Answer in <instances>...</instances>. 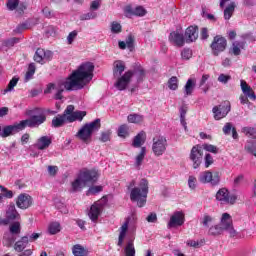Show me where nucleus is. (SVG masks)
I'll return each instance as SVG.
<instances>
[{
  "label": "nucleus",
  "mask_w": 256,
  "mask_h": 256,
  "mask_svg": "<svg viewBox=\"0 0 256 256\" xmlns=\"http://www.w3.org/2000/svg\"><path fill=\"white\" fill-rule=\"evenodd\" d=\"M16 206L23 211L29 209V207L33 206V197L27 193L19 194L16 198Z\"/></svg>",
  "instance_id": "16"
},
{
  "label": "nucleus",
  "mask_w": 256,
  "mask_h": 256,
  "mask_svg": "<svg viewBox=\"0 0 256 256\" xmlns=\"http://www.w3.org/2000/svg\"><path fill=\"white\" fill-rule=\"evenodd\" d=\"M204 149H205V151H208V153H214L215 155H217V153H219V148H217V146H215L213 144H205Z\"/></svg>",
  "instance_id": "56"
},
{
  "label": "nucleus",
  "mask_w": 256,
  "mask_h": 256,
  "mask_svg": "<svg viewBox=\"0 0 256 256\" xmlns=\"http://www.w3.org/2000/svg\"><path fill=\"white\" fill-rule=\"evenodd\" d=\"M16 43H19V38L17 37H13L2 41L3 47H8V49H10V47H14Z\"/></svg>",
  "instance_id": "47"
},
{
  "label": "nucleus",
  "mask_w": 256,
  "mask_h": 256,
  "mask_svg": "<svg viewBox=\"0 0 256 256\" xmlns=\"http://www.w3.org/2000/svg\"><path fill=\"white\" fill-rule=\"evenodd\" d=\"M185 223V214L183 212H175L167 224L168 229H173V227H181Z\"/></svg>",
  "instance_id": "18"
},
{
  "label": "nucleus",
  "mask_w": 256,
  "mask_h": 256,
  "mask_svg": "<svg viewBox=\"0 0 256 256\" xmlns=\"http://www.w3.org/2000/svg\"><path fill=\"white\" fill-rule=\"evenodd\" d=\"M146 154H147V148L142 147L140 150V153L136 156V162H135L136 167H141Z\"/></svg>",
  "instance_id": "38"
},
{
  "label": "nucleus",
  "mask_w": 256,
  "mask_h": 256,
  "mask_svg": "<svg viewBox=\"0 0 256 256\" xmlns=\"http://www.w3.org/2000/svg\"><path fill=\"white\" fill-rule=\"evenodd\" d=\"M246 45H247V43L245 41L233 42L230 49H229V54L230 55H235V57H238V55H241V49H245Z\"/></svg>",
  "instance_id": "22"
},
{
  "label": "nucleus",
  "mask_w": 256,
  "mask_h": 256,
  "mask_svg": "<svg viewBox=\"0 0 256 256\" xmlns=\"http://www.w3.org/2000/svg\"><path fill=\"white\" fill-rule=\"evenodd\" d=\"M1 192L3 197H6V199H13V191L7 189L6 187L0 186Z\"/></svg>",
  "instance_id": "58"
},
{
  "label": "nucleus",
  "mask_w": 256,
  "mask_h": 256,
  "mask_svg": "<svg viewBox=\"0 0 256 256\" xmlns=\"http://www.w3.org/2000/svg\"><path fill=\"white\" fill-rule=\"evenodd\" d=\"M111 31H112V33H121V31H122L121 24H119L117 22H112Z\"/></svg>",
  "instance_id": "63"
},
{
  "label": "nucleus",
  "mask_w": 256,
  "mask_h": 256,
  "mask_svg": "<svg viewBox=\"0 0 256 256\" xmlns=\"http://www.w3.org/2000/svg\"><path fill=\"white\" fill-rule=\"evenodd\" d=\"M29 115L30 118L26 120H22L19 123H14L13 125L5 126L2 129L0 137H10V135H13V133H19L20 131L27 129V127H30V129H35L47 121V115L45 114V110H43V108H34L29 112Z\"/></svg>",
  "instance_id": "2"
},
{
  "label": "nucleus",
  "mask_w": 256,
  "mask_h": 256,
  "mask_svg": "<svg viewBox=\"0 0 256 256\" xmlns=\"http://www.w3.org/2000/svg\"><path fill=\"white\" fill-rule=\"evenodd\" d=\"M124 15L125 17L131 18L135 16V9L131 5H127L124 7Z\"/></svg>",
  "instance_id": "55"
},
{
  "label": "nucleus",
  "mask_w": 256,
  "mask_h": 256,
  "mask_svg": "<svg viewBox=\"0 0 256 256\" xmlns=\"http://www.w3.org/2000/svg\"><path fill=\"white\" fill-rule=\"evenodd\" d=\"M240 87L243 92L239 97L241 105H247L249 103V99L250 101H256L255 91H253V88L247 84V81L241 80Z\"/></svg>",
  "instance_id": "7"
},
{
  "label": "nucleus",
  "mask_w": 256,
  "mask_h": 256,
  "mask_svg": "<svg viewBox=\"0 0 256 256\" xmlns=\"http://www.w3.org/2000/svg\"><path fill=\"white\" fill-rule=\"evenodd\" d=\"M241 131H242V133H244V135L246 137L256 141V129H255V127H249V126L243 127Z\"/></svg>",
  "instance_id": "34"
},
{
  "label": "nucleus",
  "mask_w": 256,
  "mask_h": 256,
  "mask_svg": "<svg viewBox=\"0 0 256 256\" xmlns=\"http://www.w3.org/2000/svg\"><path fill=\"white\" fill-rule=\"evenodd\" d=\"M19 83V78L17 77H13L10 82L8 83L6 89H4L2 91L3 95H7V93H9V91H13V89H15V87H17V84Z\"/></svg>",
  "instance_id": "36"
},
{
  "label": "nucleus",
  "mask_w": 256,
  "mask_h": 256,
  "mask_svg": "<svg viewBox=\"0 0 256 256\" xmlns=\"http://www.w3.org/2000/svg\"><path fill=\"white\" fill-rule=\"evenodd\" d=\"M36 63L40 65H45L46 61H51L53 59V52L50 50H45L43 48H38L33 57Z\"/></svg>",
  "instance_id": "15"
},
{
  "label": "nucleus",
  "mask_w": 256,
  "mask_h": 256,
  "mask_svg": "<svg viewBox=\"0 0 256 256\" xmlns=\"http://www.w3.org/2000/svg\"><path fill=\"white\" fill-rule=\"evenodd\" d=\"M77 35H78L77 30H74L69 33L67 37L68 45H73V42L75 41V39H77Z\"/></svg>",
  "instance_id": "60"
},
{
  "label": "nucleus",
  "mask_w": 256,
  "mask_h": 256,
  "mask_svg": "<svg viewBox=\"0 0 256 256\" xmlns=\"http://www.w3.org/2000/svg\"><path fill=\"white\" fill-rule=\"evenodd\" d=\"M72 253L74 256H87L88 255L87 250L81 244L74 245L72 247Z\"/></svg>",
  "instance_id": "32"
},
{
  "label": "nucleus",
  "mask_w": 256,
  "mask_h": 256,
  "mask_svg": "<svg viewBox=\"0 0 256 256\" xmlns=\"http://www.w3.org/2000/svg\"><path fill=\"white\" fill-rule=\"evenodd\" d=\"M195 85H197V81L193 78L187 80L184 86V97H191L193 95V91H195Z\"/></svg>",
  "instance_id": "27"
},
{
  "label": "nucleus",
  "mask_w": 256,
  "mask_h": 256,
  "mask_svg": "<svg viewBox=\"0 0 256 256\" xmlns=\"http://www.w3.org/2000/svg\"><path fill=\"white\" fill-rule=\"evenodd\" d=\"M93 71H95V65L91 62L82 63L78 69L72 72L70 77L67 78L65 82L62 84H58L56 88V94L54 99L57 101L63 99V91H75L79 89H83L86 83H89L93 79ZM64 87V89H63Z\"/></svg>",
  "instance_id": "1"
},
{
  "label": "nucleus",
  "mask_w": 256,
  "mask_h": 256,
  "mask_svg": "<svg viewBox=\"0 0 256 256\" xmlns=\"http://www.w3.org/2000/svg\"><path fill=\"white\" fill-rule=\"evenodd\" d=\"M220 227H222L224 231H227V229L233 227V219H231V215L229 213L222 214Z\"/></svg>",
  "instance_id": "29"
},
{
  "label": "nucleus",
  "mask_w": 256,
  "mask_h": 256,
  "mask_svg": "<svg viewBox=\"0 0 256 256\" xmlns=\"http://www.w3.org/2000/svg\"><path fill=\"white\" fill-rule=\"evenodd\" d=\"M80 178L83 183V187L87 186V183H97V179H99V172L97 170H85L80 173Z\"/></svg>",
  "instance_id": "17"
},
{
  "label": "nucleus",
  "mask_w": 256,
  "mask_h": 256,
  "mask_svg": "<svg viewBox=\"0 0 256 256\" xmlns=\"http://www.w3.org/2000/svg\"><path fill=\"white\" fill-rule=\"evenodd\" d=\"M218 81H219V83H223L224 85H227V83H229V81H231V75L220 74L218 76Z\"/></svg>",
  "instance_id": "59"
},
{
  "label": "nucleus",
  "mask_w": 256,
  "mask_h": 256,
  "mask_svg": "<svg viewBox=\"0 0 256 256\" xmlns=\"http://www.w3.org/2000/svg\"><path fill=\"white\" fill-rule=\"evenodd\" d=\"M105 205H107V197H102L101 200L95 202L89 211V218L94 223L99 219V215H101V211H103Z\"/></svg>",
  "instance_id": "9"
},
{
  "label": "nucleus",
  "mask_w": 256,
  "mask_h": 256,
  "mask_svg": "<svg viewBox=\"0 0 256 256\" xmlns=\"http://www.w3.org/2000/svg\"><path fill=\"white\" fill-rule=\"evenodd\" d=\"M216 200L220 201L222 205H235L237 201L236 195H230L229 190L221 188L216 193Z\"/></svg>",
  "instance_id": "10"
},
{
  "label": "nucleus",
  "mask_w": 256,
  "mask_h": 256,
  "mask_svg": "<svg viewBox=\"0 0 256 256\" xmlns=\"http://www.w3.org/2000/svg\"><path fill=\"white\" fill-rule=\"evenodd\" d=\"M65 110L68 123H75V121H83V118L87 116V111H75L74 105H68Z\"/></svg>",
  "instance_id": "12"
},
{
  "label": "nucleus",
  "mask_w": 256,
  "mask_h": 256,
  "mask_svg": "<svg viewBox=\"0 0 256 256\" xmlns=\"http://www.w3.org/2000/svg\"><path fill=\"white\" fill-rule=\"evenodd\" d=\"M152 151L155 157H161L167 151V138L164 136L153 138Z\"/></svg>",
  "instance_id": "8"
},
{
  "label": "nucleus",
  "mask_w": 256,
  "mask_h": 256,
  "mask_svg": "<svg viewBox=\"0 0 256 256\" xmlns=\"http://www.w3.org/2000/svg\"><path fill=\"white\" fill-rule=\"evenodd\" d=\"M95 17H97V14L95 12H88L86 14H82L80 16V20L81 21H89L91 19H95Z\"/></svg>",
  "instance_id": "57"
},
{
  "label": "nucleus",
  "mask_w": 256,
  "mask_h": 256,
  "mask_svg": "<svg viewBox=\"0 0 256 256\" xmlns=\"http://www.w3.org/2000/svg\"><path fill=\"white\" fill-rule=\"evenodd\" d=\"M101 191H103V186H92L87 190L86 195H97V193H101Z\"/></svg>",
  "instance_id": "49"
},
{
  "label": "nucleus",
  "mask_w": 256,
  "mask_h": 256,
  "mask_svg": "<svg viewBox=\"0 0 256 256\" xmlns=\"http://www.w3.org/2000/svg\"><path fill=\"white\" fill-rule=\"evenodd\" d=\"M181 57L185 61H189V59L193 57V52L189 48H184L181 52Z\"/></svg>",
  "instance_id": "52"
},
{
  "label": "nucleus",
  "mask_w": 256,
  "mask_h": 256,
  "mask_svg": "<svg viewBox=\"0 0 256 256\" xmlns=\"http://www.w3.org/2000/svg\"><path fill=\"white\" fill-rule=\"evenodd\" d=\"M186 43H193L196 39H199V27L189 26L185 31Z\"/></svg>",
  "instance_id": "20"
},
{
  "label": "nucleus",
  "mask_w": 256,
  "mask_h": 256,
  "mask_svg": "<svg viewBox=\"0 0 256 256\" xmlns=\"http://www.w3.org/2000/svg\"><path fill=\"white\" fill-rule=\"evenodd\" d=\"M233 13H235V2H231L229 6H227L224 10V19L229 21L231 17H233Z\"/></svg>",
  "instance_id": "35"
},
{
  "label": "nucleus",
  "mask_w": 256,
  "mask_h": 256,
  "mask_svg": "<svg viewBox=\"0 0 256 256\" xmlns=\"http://www.w3.org/2000/svg\"><path fill=\"white\" fill-rule=\"evenodd\" d=\"M51 143L53 140L49 136H42L37 140L36 147L39 151H44V149H49Z\"/></svg>",
  "instance_id": "24"
},
{
  "label": "nucleus",
  "mask_w": 256,
  "mask_h": 256,
  "mask_svg": "<svg viewBox=\"0 0 256 256\" xmlns=\"http://www.w3.org/2000/svg\"><path fill=\"white\" fill-rule=\"evenodd\" d=\"M119 231L118 247H122L123 241H125V237H127V231H129V219L124 222V225L120 227Z\"/></svg>",
  "instance_id": "25"
},
{
  "label": "nucleus",
  "mask_w": 256,
  "mask_h": 256,
  "mask_svg": "<svg viewBox=\"0 0 256 256\" xmlns=\"http://www.w3.org/2000/svg\"><path fill=\"white\" fill-rule=\"evenodd\" d=\"M13 243H15V235L11 234H6L3 237V245H5V247H11L13 245Z\"/></svg>",
  "instance_id": "45"
},
{
  "label": "nucleus",
  "mask_w": 256,
  "mask_h": 256,
  "mask_svg": "<svg viewBox=\"0 0 256 256\" xmlns=\"http://www.w3.org/2000/svg\"><path fill=\"white\" fill-rule=\"evenodd\" d=\"M101 129V119L97 118L90 123H86L82 128L77 132L76 137L80 139L86 145L91 143V137L93 136V131H99Z\"/></svg>",
  "instance_id": "4"
},
{
  "label": "nucleus",
  "mask_w": 256,
  "mask_h": 256,
  "mask_svg": "<svg viewBox=\"0 0 256 256\" xmlns=\"http://www.w3.org/2000/svg\"><path fill=\"white\" fill-rule=\"evenodd\" d=\"M125 256H135V245L133 241H129L124 250Z\"/></svg>",
  "instance_id": "44"
},
{
  "label": "nucleus",
  "mask_w": 256,
  "mask_h": 256,
  "mask_svg": "<svg viewBox=\"0 0 256 256\" xmlns=\"http://www.w3.org/2000/svg\"><path fill=\"white\" fill-rule=\"evenodd\" d=\"M48 231L50 235H57L61 231V224L59 222H52L48 227Z\"/></svg>",
  "instance_id": "43"
},
{
  "label": "nucleus",
  "mask_w": 256,
  "mask_h": 256,
  "mask_svg": "<svg viewBox=\"0 0 256 256\" xmlns=\"http://www.w3.org/2000/svg\"><path fill=\"white\" fill-rule=\"evenodd\" d=\"M67 117L68 116L66 110H64L63 114H59L52 119V127H55L56 129L59 127H63L66 123H69L67 121Z\"/></svg>",
  "instance_id": "23"
},
{
  "label": "nucleus",
  "mask_w": 256,
  "mask_h": 256,
  "mask_svg": "<svg viewBox=\"0 0 256 256\" xmlns=\"http://www.w3.org/2000/svg\"><path fill=\"white\" fill-rule=\"evenodd\" d=\"M147 140V134L145 131L139 132L133 139L132 146L135 148L141 147V145L145 144V141Z\"/></svg>",
  "instance_id": "28"
},
{
  "label": "nucleus",
  "mask_w": 256,
  "mask_h": 256,
  "mask_svg": "<svg viewBox=\"0 0 256 256\" xmlns=\"http://www.w3.org/2000/svg\"><path fill=\"white\" fill-rule=\"evenodd\" d=\"M128 123H143L144 117L141 114H129L128 117Z\"/></svg>",
  "instance_id": "39"
},
{
  "label": "nucleus",
  "mask_w": 256,
  "mask_h": 256,
  "mask_svg": "<svg viewBox=\"0 0 256 256\" xmlns=\"http://www.w3.org/2000/svg\"><path fill=\"white\" fill-rule=\"evenodd\" d=\"M210 49L214 57H219L227 49V38L216 35L210 44Z\"/></svg>",
  "instance_id": "5"
},
{
  "label": "nucleus",
  "mask_w": 256,
  "mask_h": 256,
  "mask_svg": "<svg viewBox=\"0 0 256 256\" xmlns=\"http://www.w3.org/2000/svg\"><path fill=\"white\" fill-rule=\"evenodd\" d=\"M133 75H135V73L132 70H128L122 76L115 77L117 79L115 83L116 89H118V91H125L131 83Z\"/></svg>",
  "instance_id": "13"
},
{
  "label": "nucleus",
  "mask_w": 256,
  "mask_h": 256,
  "mask_svg": "<svg viewBox=\"0 0 256 256\" xmlns=\"http://www.w3.org/2000/svg\"><path fill=\"white\" fill-rule=\"evenodd\" d=\"M118 137H121L122 139H127L129 137V126L127 124H122L118 128Z\"/></svg>",
  "instance_id": "37"
},
{
  "label": "nucleus",
  "mask_w": 256,
  "mask_h": 256,
  "mask_svg": "<svg viewBox=\"0 0 256 256\" xmlns=\"http://www.w3.org/2000/svg\"><path fill=\"white\" fill-rule=\"evenodd\" d=\"M169 41L176 47H183L185 45V36L177 31H173L169 35Z\"/></svg>",
  "instance_id": "21"
},
{
  "label": "nucleus",
  "mask_w": 256,
  "mask_h": 256,
  "mask_svg": "<svg viewBox=\"0 0 256 256\" xmlns=\"http://www.w3.org/2000/svg\"><path fill=\"white\" fill-rule=\"evenodd\" d=\"M246 152L250 153V155H254L256 157V143L253 141H248L244 146Z\"/></svg>",
  "instance_id": "41"
},
{
  "label": "nucleus",
  "mask_w": 256,
  "mask_h": 256,
  "mask_svg": "<svg viewBox=\"0 0 256 256\" xmlns=\"http://www.w3.org/2000/svg\"><path fill=\"white\" fill-rule=\"evenodd\" d=\"M27 245H29V236H23V237H21L20 240H18L17 242H15V244H14V249H15V251H17L18 253H21L22 251L25 250V248L27 247Z\"/></svg>",
  "instance_id": "30"
},
{
  "label": "nucleus",
  "mask_w": 256,
  "mask_h": 256,
  "mask_svg": "<svg viewBox=\"0 0 256 256\" xmlns=\"http://www.w3.org/2000/svg\"><path fill=\"white\" fill-rule=\"evenodd\" d=\"M6 221H8V225L9 223H11V221H15V220H19L21 219V214H19V212L17 211V208L15 207L14 203H10L8 205V208L6 210Z\"/></svg>",
  "instance_id": "19"
},
{
  "label": "nucleus",
  "mask_w": 256,
  "mask_h": 256,
  "mask_svg": "<svg viewBox=\"0 0 256 256\" xmlns=\"http://www.w3.org/2000/svg\"><path fill=\"white\" fill-rule=\"evenodd\" d=\"M168 88L171 89V91H177V89H179V79H177L176 76H172L168 80Z\"/></svg>",
  "instance_id": "40"
},
{
  "label": "nucleus",
  "mask_w": 256,
  "mask_h": 256,
  "mask_svg": "<svg viewBox=\"0 0 256 256\" xmlns=\"http://www.w3.org/2000/svg\"><path fill=\"white\" fill-rule=\"evenodd\" d=\"M71 185L73 193L79 191V189H82V187H85L83 186V180L81 179V176H79L75 181H73Z\"/></svg>",
  "instance_id": "46"
},
{
  "label": "nucleus",
  "mask_w": 256,
  "mask_h": 256,
  "mask_svg": "<svg viewBox=\"0 0 256 256\" xmlns=\"http://www.w3.org/2000/svg\"><path fill=\"white\" fill-rule=\"evenodd\" d=\"M145 15H147V10H145V8H143V6H137L134 9L135 17H145Z\"/></svg>",
  "instance_id": "50"
},
{
  "label": "nucleus",
  "mask_w": 256,
  "mask_h": 256,
  "mask_svg": "<svg viewBox=\"0 0 256 256\" xmlns=\"http://www.w3.org/2000/svg\"><path fill=\"white\" fill-rule=\"evenodd\" d=\"M6 5L9 11H15L19 7V0H7Z\"/></svg>",
  "instance_id": "53"
},
{
  "label": "nucleus",
  "mask_w": 256,
  "mask_h": 256,
  "mask_svg": "<svg viewBox=\"0 0 256 256\" xmlns=\"http://www.w3.org/2000/svg\"><path fill=\"white\" fill-rule=\"evenodd\" d=\"M59 172V167L57 166H48V173L51 177H55Z\"/></svg>",
  "instance_id": "64"
},
{
  "label": "nucleus",
  "mask_w": 256,
  "mask_h": 256,
  "mask_svg": "<svg viewBox=\"0 0 256 256\" xmlns=\"http://www.w3.org/2000/svg\"><path fill=\"white\" fill-rule=\"evenodd\" d=\"M10 235H21V222L15 221L9 225Z\"/></svg>",
  "instance_id": "33"
},
{
  "label": "nucleus",
  "mask_w": 256,
  "mask_h": 256,
  "mask_svg": "<svg viewBox=\"0 0 256 256\" xmlns=\"http://www.w3.org/2000/svg\"><path fill=\"white\" fill-rule=\"evenodd\" d=\"M126 47L130 50L133 51L135 49V37L133 35H129L126 39Z\"/></svg>",
  "instance_id": "51"
},
{
  "label": "nucleus",
  "mask_w": 256,
  "mask_h": 256,
  "mask_svg": "<svg viewBox=\"0 0 256 256\" xmlns=\"http://www.w3.org/2000/svg\"><path fill=\"white\" fill-rule=\"evenodd\" d=\"M201 223L203 224V227H209V223H213V217L209 216L208 214H205L202 218Z\"/></svg>",
  "instance_id": "61"
},
{
  "label": "nucleus",
  "mask_w": 256,
  "mask_h": 256,
  "mask_svg": "<svg viewBox=\"0 0 256 256\" xmlns=\"http://www.w3.org/2000/svg\"><path fill=\"white\" fill-rule=\"evenodd\" d=\"M190 160L193 163V169H199L203 163V148L199 145L192 147L190 152Z\"/></svg>",
  "instance_id": "14"
},
{
  "label": "nucleus",
  "mask_w": 256,
  "mask_h": 256,
  "mask_svg": "<svg viewBox=\"0 0 256 256\" xmlns=\"http://www.w3.org/2000/svg\"><path fill=\"white\" fill-rule=\"evenodd\" d=\"M149 195V181L142 178L139 187H134L130 191V201L136 202L138 207H145Z\"/></svg>",
  "instance_id": "3"
},
{
  "label": "nucleus",
  "mask_w": 256,
  "mask_h": 256,
  "mask_svg": "<svg viewBox=\"0 0 256 256\" xmlns=\"http://www.w3.org/2000/svg\"><path fill=\"white\" fill-rule=\"evenodd\" d=\"M212 113L215 121H221L225 119L229 113H231V102L226 100L219 105H216L212 108Z\"/></svg>",
  "instance_id": "6"
},
{
  "label": "nucleus",
  "mask_w": 256,
  "mask_h": 256,
  "mask_svg": "<svg viewBox=\"0 0 256 256\" xmlns=\"http://www.w3.org/2000/svg\"><path fill=\"white\" fill-rule=\"evenodd\" d=\"M26 29H29V23L25 22L19 24L15 29V33H23V31H26Z\"/></svg>",
  "instance_id": "62"
},
{
  "label": "nucleus",
  "mask_w": 256,
  "mask_h": 256,
  "mask_svg": "<svg viewBox=\"0 0 256 256\" xmlns=\"http://www.w3.org/2000/svg\"><path fill=\"white\" fill-rule=\"evenodd\" d=\"M222 131H223L224 135H231V131H232L233 139H239V134L237 133V128H235L231 122L226 123L224 125V127L222 128Z\"/></svg>",
  "instance_id": "31"
},
{
  "label": "nucleus",
  "mask_w": 256,
  "mask_h": 256,
  "mask_svg": "<svg viewBox=\"0 0 256 256\" xmlns=\"http://www.w3.org/2000/svg\"><path fill=\"white\" fill-rule=\"evenodd\" d=\"M125 71V62L123 60H116L113 63V75L114 77H121Z\"/></svg>",
  "instance_id": "26"
},
{
  "label": "nucleus",
  "mask_w": 256,
  "mask_h": 256,
  "mask_svg": "<svg viewBox=\"0 0 256 256\" xmlns=\"http://www.w3.org/2000/svg\"><path fill=\"white\" fill-rule=\"evenodd\" d=\"M200 183H210L213 187L217 186L221 181V176H219V172L212 173L211 171H204L199 176Z\"/></svg>",
  "instance_id": "11"
},
{
  "label": "nucleus",
  "mask_w": 256,
  "mask_h": 256,
  "mask_svg": "<svg viewBox=\"0 0 256 256\" xmlns=\"http://www.w3.org/2000/svg\"><path fill=\"white\" fill-rule=\"evenodd\" d=\"M225 230L223 229V227L221 225H214L212 227H210L209 229V234L210 235H221V233H223Z\"/></svg>",
  "instance_id": "48"
},
{
  "label": "nucleus",
  "mask_w": 256,
  "mask_h": 256,
  "mask_svg": "<svg viewBox=\"0 0 256 256\" xmlns=\"http://www.w3.org/2000/svg\"><path fill=\"white\" fill-rule=\"evenodd\" d=\"M204 163H205V168L209 169V167H211V165L215 163V160H213V156H211V154L207 153L205 154V157H204Z\"/></svg>",
  "instance_id": "54"
},
{
  "label": "nucleus",
  "mask_w": 256,
  "mask_h": 256,
  "mask_svg": "<svg viewBox=\"0 0 256 256\" xmlns=\"http://www.w3.org/2000/svg\"><path fill=\"white\" fill-rule=\"evenodd\" d=\"M36 67L35 63H31L28 66V70L25 74V81H31L33 79V75H35Z\"/></svg>",
  "instance_id": "42"
}]
</instances>
